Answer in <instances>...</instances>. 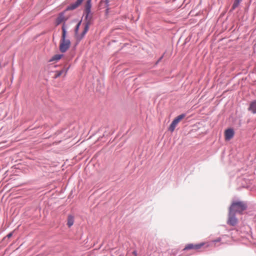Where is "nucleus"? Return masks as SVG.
Listing matches in <instances>:
<instances>
[{
	"mask_svg": "<svg viewBox=\"0 0 256 256\" xmlns=\"http://www.w3.org/2000/svg\"><path fill=\"white\" fill-rule=\"evenodd\" d=\"M66 28V24H62V35L59 47L60 50L62 53L66 52L70 46V40L66 38L67 36Z\"/></svg>",
	"mask_w": 256,
	"mask_h": 256,
	"instance_id": "f257e3e1",
	"label": "nucleus"
},
{
	"mask_svg": "<svg viewBox=\"0 0 256 256\" xmlns=\"http://www.w3.org/2000/svg\"><path fill=\"white\" fill-rule=\"evenodd\" d=\"M248 208L247 203L242 201H234L231 204L229 209L235 212L242 214V212Z\"/></svg>",
	"mask_w": 256,
	"mask_h": 256,
	"instance_id": "f03ea898",
	"label": "nucleus"
},
{
	"mask_svg": "<svg viewBox=\"0 0 256 256\" xmlns=\"http://www.w3.org/2000/svg\"><path fill=\"white\" fill-rule=\"evenodd\" d=\"M92 0H87L84 6L83 16H84V21L92 20L93 14L91 12Z\"/></svg>",
	"mask_w": 256,
	"mask_h": 256,
	"instance_id": "7ed1b4c3",
	"label": "nucleus"
},
{
	"mask_svg": "<svg viewBox=\"0 0 256 256\" xmlns=\"http://www.w3.org/2000/svg\"><path fill=\"white\" fill-rule=\"evenodd\" d=\"M238 223V219L236 217V214L235 212L228 209V218L226 224L230 226H236Z\"/></svg>",
	"mask_w": 256,
	"mask_h": 256,
	"instance_id": "20e7f679",
	"label": "nucleus"
},
{
	"mask_svg": "<svg viewBox=\"0 0 256 256\" xmlns=\"http://www.w3.org/2000/svg\"><path fill=\"white\" fill-rule=\"evenodd\" d=\"M186 116V114H182L176 118H175L174 120L172 121V123L170 124L168 130L170 131V132H173L178 124V123L185 116Z\"/></svg>",
	"mask_w": 256,
	"mask_h": 256,
	"instance_id": "39448f33",
	"label": "nucleus"
},
{
	"mask_svg": "<svg viewBox=\"0 0 256 256\" xmlns=\"http://www.w3.org/2000/svg\"><path fill=\"white\" fill-rule=\"evenodd\" d=\"M68 10H66V9L64 10V11L60 12L58 15V16L56 18V25L58 26L60 25L62 22H64L63 24H66V22L68 20V18L65 17V13Z\"/></svg>",
	"mask_w": 256,
	"mask_h": 256,
	"instance_id": "423d86ee",
	"label": "nucleus"
},
{
	"mask_svg": "<svg viewBox=\"0 0 256 256\" xmlns=\"http://www.w3.org/2000/svg\"><path fill=\"white\" fill-rule=\"evenodd\" d=\"M92 24V20L84 21V28L82 32L80 34V36H78V39L79 40H82L86 34L87 33L89 30L90 26Z\"/></svg>",
	"mask_w": 256,
	"mask_h": 256,
	"instance_id": "0eeeda50",
	"label": "nucleus"
},
{
	"mask_svg": "<svg viewBox=\"0 0 256 256\" xmlns=\"http://www.w3.org/2000/svg\"><path fill=\"white\" fill-rule=\"evenodd\" d=\"M70 66H65L61 70H55L54 72V75L53 76V78L54 79H56L62 74H64V76H65L70 68Z\"/></svg>",
	"mask_w": 256,
	"mask_h": 256,
	"instance_id": "6e6552de",
	"label": "nucleus"
},
{
	"mask_svg": "<svg viewBox=\"0 0 256 256\" xmlns=\"http://www.w3.org/2000/svg\"><path fill=\"white\" fill-rule=\"evenodd\" d=\"M84 0H76L74 2L68 6L66 8V10H72L78 8L80 6Z\"/></svg>",
	"mask_w": 256,
	"mask_h": 256,
	"instance_id": "1a4fd4ad",
	"label": "nucleus"
},
{
	"mask_svg": "<svg viewBox=\"0 0 256 256\" xmlns=\"http://www.w3.org/2000/svg\"><path fill=\"white\" fill-rule=\"evenodd\" d=\"M234 134V132L232 128H230L225 131V139L226 140H228L232 139Z\"/></svg>",
	"mask_w": 256,
	"mask_h": 256,
	"instance_id": "9d476101",
	"label": "nucleus"
},
{
	"mask_svg": "<svg viewBox=\"0 0 256 256\" xmlns=\"http://www.w3.org/2000/svg\"><path fill=\"white\" fill-rule=\"evenodd\" d=\"M248 110L253 114H256V100L252 101L250 104Z\"/></svg>",
	"mask_w": 256,
	"mask_h": 256,
	"instance_id": "9b49d317",
	"label": "nucleus"
},
{
	"mask_svg": "<svg viewBox=\"0 0 256 256\" xmlns=\"http://www.w3.org/2000/svg\"><path fill=\"white\" fill-rule=\"evenodd\" d=\"M82 19L78 22V23L76 24V25L74 28V35H75V36L76 38L77 41H78V42L81 40H79L78 39V38L80 35V34H78V30L80 29V26L82 24Z\"/></svg>",
	"mask_w": 256,
	"mask_h": 256,
	"instance_id": "f8f14e48",
	"label": "nucleus"
},
{
	"mask_svg": "<svg viewBox=\"0 0 256 256\" xmlns=\"http://www.w3.org/2000/svg\"><path fill=\"white\" fill-rule=\"evenodd\" d=\"M64 56L63 54H56L52 56L51 58L48 60L49 62H52L54 61H58L60 60Z\"/></svg>",
	"mask_w": 256,
	"mask_h": 256,
	"instance_id": "ddd939ff",
	"label": "nucleus"
},
{
	"mask_svg": "<svg viewBox=\"0 0 256 256\" xmlns=\"http://www.w3.org/2000/svg\"><path fill=\"white\" fill-rule=\"evenodd\" d=\"M74 223V217L72 215H69L67 220V225L68 228L71 227Z\"/></svg>",
	"mask_w": 256,
	"mask_h": 256,
	"instance_id": "4468645a",
	"label": "nucleus"
},
{
	"mask_svg": "<svg viewBox=\"0 0 256 256\" xmlns=\"http://www.w3.org/2000/svg\"><path fill=\"white\" fill-rule=\"evenodd\" d=\"M242 1V0H234L230 11L232 12L237 7H238L240 2Z\"/></svg>",
	"mask_w": 256,
	"mask_h": 256,
	"instance_id": "2eb2a0df",
	"label": "nucleus"
},
{
	"mask_svg": "<svg viewBox=\"0 0 256 256\" xmlns=\"http://www.w3.org/2000/svg\"><path fill=\"white\" fill-rule=\"evenodd\" d=\"M194 244H188L185 246V248L182 249V251L194 249Z\"/></svg>",
	"mask_w": 256,
	"mask_h": 256,
	"instance_id": "dca6fc26",
	"label": "nucleus"
},
{
	"mask_svg": "<svg viewBox=\"0 0 256 256\" xmlns=\"http://www.w3.org/2000/svg\"><path fill=\"white\" fill-rule=\"evenodd\" d=\"M204 244V243L195 244H194V250H198V249L200 248Z\"/></svg>",
	"mask_w": 256,
	"mask_h": 256,
	"instance_id": "f3484780",
	"label": "nucleus"
},
{
	"mask_svg": "<svg viewBox=\"0 0 256 256\" xmlns=\"http://www.w3.org/2000/svg\"><path fill=\"white\" fill-rule=\"evenodd\" d=\"M105 2V7L108 8L109 6V0H100V2Z\"/></svg>",
	"mask_w": 256,
	"mask_h": 256,
	"instance_id": "a211bd4d",
	"label": "nucleus"
},
{
	"mask_svg": "<svg viewBox=\"0 0 256 256\" xmlns=\"http://www.w3.org/2000/svg\"><path fill=\"white\" fill-rule=\"evenodd\" d=\"M12 234H13V232H10L8 234H7L6 236L4 238L3 240H6V238H8V239L10 238H11L12 236Z\"/></svg>",
	"mask_w": 256,
	"mask_h": 256,
	"instance_id": "6ab92c4d",
	"label": "nucleus"
},
{
	"mask_svg": "<svg viewBox=\"0 0 256 256\" xmlns=\"http://www.w3.org/2000/svg\"><path fill=\"white\" fill-rule=\"evenodd\" d=\"M163 56H164V54L161 56L159 58L158 60V61L156 62V64L158 63L162 60V58H163Z\"/></svg>",
	"mask_w": 256,
	"mask_h": 256,
	"instance_id": "aec40b11",
	"label": "nucleus"
},
{
	"mask_svg": "<svg viewBox=\"0 0 256 256\" xmlns=\"http://www.w3.org/2000/svg\"><path fill=\"white\" fill-rule=\"evenodd\" d=\"M132 254L134 255V256H137V252L136 250H134L132 252Z\"/></svg>",
	"mask_w": 256,
	"mask_h": 256,
	"instance_id": "412c9836",
	"label": "nucleus"
},
{
	"mask_svg": "<svg viewBox=\"0 0 256 256\" xmlns=\"http://www.w3.org/2000/svg\"><path fill=\"white\" fill-rule=\"evenodd\" d=\"M109 8H106V13L108 14V12Z\"/></svg>",
	"mask_w": 256,
	"mask_h": 256,
	"instance_id": "4be33fe9",
	"label": "nucleus"
},
{
	"mask_svg": "<svg viewBox=\"0 0 256 256\" xmlns=\"http://www.w3.org/2000/svg\"><path fill=\"white\" fill-rule=\"evenodd\" d=\"M220 238H219L217 240H216V241L218 242H220Z\"/></svg>",
	"mask_w": 256,
	"mask_h": 256,
	"instance_id": "5701e85b",
	"label": "nucleus"
}]
</instances>
